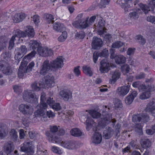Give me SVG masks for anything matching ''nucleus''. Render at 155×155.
<instances>
[{
  "instance_id": "f257e3e1",
  "label": "nucleus",
  "mask_w": 155,
  "mask_h": 155,
  "mask_svg": "<svg viewBox=\"0 0 155 155\" xmlns=\"http://www.w3.org/2000/svg\"><path fill=\"white\" fill-rule=\"evenodd\" d=\"M59 126L56 125H52L50 126V133L48 132L46 133V135L49 141L53 143L59 144L61 141V138L57 136L56 133L59 130Z\"/></svg>"
},
{
  "instance_id": "f03ea898",
  "label": "nucleus",
  "mask_w": 155,
  "mask_h": 155,
  "mask_svg": "<svg viewBox=\"0 0 155 155\" xmlns=\"http://www.w3.org/2000/svg\"><path fill=\"white\" fill-rule=\"evenodd\" d=\"M45 94L44 93H41V96L40 104L37 106L38 110L35 112V114L36 116H43L44 115L43 109H45L48 107L47 104L45 101Z\"/></svg>"
},
{
  "instance_id": "7ed1b4c3",
  "label": "nucleus",
  "mask_w": 155,
  "mask_h": 155,
  "mask_svg": "<svg viewBox=\"0 0 155 155\" xmlns=\"http://www.w3.org/2000/svg\"><path fill=\"white\" fill-rule=\"evenodd\" d=\"M38 97L31 90L25 91L23 94V98L26 101L31 103L36 102Z\"/></svg>"
},
{
  "instance_id": "20e7f679",
  "label": "nucleus",
  "mask_w": 155,
  "mask_h": 155,
  "mask_svg": "<svg viewBox=\"0 0 155 155\" xmlns=\"http://www.w3.org/2000/svg\"><path fill=\"white\" fill-rule=\"evenodd\" d=\"M32 144V141L29 140H26L24 143L23 145L21 147V150L24 152L29 153L30 154H33L35 152V147Z\"/></svg>"
},
{
  "instance_id": "39448f33",
  "label": "nucleus",
  "mask_w": 155,
  "mask_h": 155,
  "mask_svg": "<svg viewBox=\"0 0 155 155\" xmlns=\"http://www.w3.org/2000/svg\"><path fill=\"white\" fill-rule=\"evenodd\" d=\"M52 69L51 64L49 62V61L46 60L44 61L41 65L39 73L41 75H45L48 73L50 71L52 70Z\"/></svg>"
},
{
  "instance_id": "423d86ee",
  "label": "nucleus",
  "mask_w": 155,
  "mask_h": 155,
  "mask_svg": "<svg viewBox=\"0 0 155 155\" xmlns=\"http://www.w3.org/2000/svg\"><path fill=\"white\" fill-rule=\"evenodd\" d=\"M19 110L24 114H31L33 112L32 106L27 104H21L19 106Z\"/></svg>"
},
{
  "instance_id": "0eeeda50",
  "label": "nucleus",
  "mask_w": 155,
  "mask_h": 155,
  "mask_svg": "<svg viewBox=\"0 0 155 155\" xmlns=\"http://www.w3.org/2000/svg\"><path fill=\"white\" fill-rule=\"evenodd\" d=\"M43 83L45 85V87L47 88L53 86L54 84V77L51 75H48L46 76L44 79L42 81Z\"/></svg>"
},
{
  "instance_id": "6e6552de",
  "label": "nucleus",
  "mask_w": 155,
  "mask_h": 155,
  "mask_svg": "<svg viewBox=\"0 0 155 155\" xmlns=\"http://www.w3.org/2000/svg\"><path fill=\"white\" fill-rule=\"evenodd\" d=\"M148 119V117L147 115L141 114H134L132 117L133 121L136 124H139L141 120L145 122Z\"/></svg>"
},
{
  "instance_id": "1a4fd4ad",
  "label": "nucleus",
  "mask_w": 155,
  "mask_h": 155,
  "mask_svg": "<svg viewBox=\"0 0 155 155\" xmlns=\"http://www.w3.org/2000/svg\"><path fill=\"white\" fill-rule=\"evenodd\" d=\"M50 64L52 68L56 69L62 67L64 64L63 60L61 57H59L55 60L51 62Z\"/></svg>"
},
{
  "instance_id": "9d476101",
  "label": "nucleus",
  "mask_w": 155,
  "mask_h": 155,
  "mask_svg": "<svg viewBox=\"0 0 155 155\" xmlns=\"http://www.w3.org/2000/svg\"><path fill=\"white\" fill-rule=\"evenodd\" d=\"M148 2L149 6L145 5H142L140 6L141 9L145 14L147 13L148 11H150V8L153 9L155 8V0H149Z\"/></svg>"
},
{
  "instance_id": "9b49d317",
  "label": "nucleus",
  "mask_w": 155,
  "mask_h": 155,
  "mask_svg": "<svg viewBox=\"0 0 155 155\" xmlns=\"http://www.w3.org/2000/svg\"><path fill=\"white\" fill-rule=\"evenodd\" d=\"M103 44V42L101 39L97 37H94L91 43L92 48L95 49L100 48Z\"/></svg>"
},
{
  "instance_id": "f8f14e48",
  "label": "nucleus",
  "mask_w": 155,
  "mask_h": 155,
  "mask_svg": "<svg viewBox=\"0 0 155 155\" xmlns=\"http://www.w3.org/2000/svg\"><path fill=\"white\" fill-rule=\"evenodd\" d=\"M128 84L126 86H122L118 87L116 92L120 96H124L126 95L129 92L130 85Z\"/></svg>"
},
{
  "instance_id": "ddd939ff",
  "label": "nucleus",
  "mask_w": 155,
  "mask_h": 155,
  "mask_svg": "<svg viewBox=\"0 0 155 155\" xmlns=\"http://www.w3.org/2000/svg\"><path fill=\"white\" fill-rule=\"evenodd\" d=\"M145 110L155 117V102L153 101H150L147 105Z\"/></svg>"
},
{
  "instance_id": "4468645a",
  "label": "nucleus",
  "mask_w": 155,
  "mask_h": 155,
  "mask_svg": "<svg viewBox=\"0 0 155 155\" xmlns=\"http://www.w3.org/2000/svg\"><path fill=\"white\" fill-rule=\"evenodd\" d=\"M47 103L52 108L57 111L61 109V107L58 103H54L53 98L49 97L47 100Z\"/></svg>"
},
{
  "instance_id": "2eb2a0df",
  "label": "nucleus",
  "mask_w": 155,
  "mask_h": 155,
  "mask_svg": "<svg viewBox=\"0 0 155 155\" xmlns=\"http://www.w3.org/2000/svg\"><path fill=\"white\" fill-rule=\"evenodd\" d=\"M101 66L100 70L102 73L107 72L108 71L110 64L107 59L103 60L101 62Z\"/></svg>"
},
{
  "instance_id": "dca6fc26",
  "label": "nucleus",
  "mask_w": 155,
  "mask_h": 155,
  "mask_svg": "<svg viewBox=\"0 0 155 155\" xmlns=\"http://www.w3.org/2000/svg\"><path fill=\"white\" fill-rule=\"evenodd\" d=\"M25 15L23 13H19L14 15L12 18L13 21L18 23L22 21L25 18Z\"/></svg>"
},
{
  "instance_id": "f3484780",
  "label": "nucleus",
  "mask_w": 155,
  "mask_h": 155,
  "mask_svg": "<svg viewBox=\"0 0 155 155\" xmlns=\"http://www.w3.org/2000/svg\"><path fill=\"white\" fill-rule=\"evenodd\" d=\"M8 131L6 126L3 124H0V139H3L6 137Z\"/></svg>"
},
{
  "instance_id": "a211bd4d",
  "label": "nucleus",
  "mask_w": 155,
  "mask_h": 155,
  "mask_svg": "<svg viewBox=\"0 0 155 155\" xmlns=\"http://www.w3.org/2000/svg\"><path fill=\"white\" fill-rule=\"evenodd\" d=\"M27 51V48L25 45H22L20 48L18 52L15 55V58L16 60H18L22 57L23 55Z\"/></svg>"
},
{
  "instance_id": "6ab92c4d",
  "label": "nucleus",
  "mask_w": 155,
  "mask_h": 155,
  "mask_svg": "<svg viewBox=\"0 0 155 155\" xmlns=\"http://www.w3.org/2000/svg\"><path fill=\"white\" fill-rule=\"evenodd\" d=\"M60 143L61 146L70 149H74L76 147L75 143L73 141H62Z\"/></svg>"
},
{
  "instance_id": "aec40b11",
  "label": "nucleus",
  "mask_w": 155,
  "mask_h": 155,
  "mask_svg": "<svg viewBox=\"0 0 155 155\" xmlns=\"http://www.w3.org/2000/svg\"><path fill=\"white\" fill-rule=\"evenodd\" d=\"M59 94L63 100L67 101L71 97L72 93L69 91L62 90L60 92Z\"/></svg>"
},
{
  "instance_id": "412c9836",
  "label": "nucleus",
  "mask_w": 155,
  "mask_h": 155,
  "mask_svg": "<svg viewBox=\"0 0 155 155\" xmlns=\"http://www.w3.org/2000/svg\"><path fill=\"white\" fill-rule=\"evenodd\" d=\"M86 129L87 130H89L92 127H94L93 130L94 131L97 130L96 127L95 128L94 127H96L97 125V124L92 121L91 118H87L86 122Z\"/></svg>"
},
{
  "instance_id": "4be33fe9",
  "label": "nucleus",
  "mask_w": 155,
  "mask_h": 155,
  "mask_svg": "<svg viewBox=\"0 0 155 155\" xmlns=\"http://www.w3.org/2000/svg\"><path fill=\"white\" fill-rule=\"evenodd\" d=\"M43 81H40L38 83L35 81L31 84V87L32 89L35 91H38L41 88H44L45 85L43 83Z\"/></svg>"
},
{
  "instance_id": "5701e85b",
  "label": "nucleus",
  "mask_w": 155,
  "mask_h": 155,
  "mask_svg": "<svg viewBox=\"0 0 155 155\" xmlns=\"http://www.w3.org/2000/svg\"><path fill=\"white\" fill-rule=\"evenodd\" d=\"M137 92L133 91L131 94L128 95L125 98V102L127 104H130L132 103L135 97L137 95Z\"/></svg>"
},
{
  "instance_id": "b1692460",
  "label": "nucleus",
  "mask_w": 155,
  "mask_h": 155,
  "mask_svg": "<svg viewBox=\"0 0 155 155\" xmlns=\"http://www.w3.org/2000/svg\"><path fill=\"white\" fill-rule=\"evenodd\" d=\"M36 52L35 51H33L30 53L25 56L23 58L21 61L22 64L24 63L25 65H27L28 62L32 58L34 57L36 54Z\"/></svg>"
},
{
  "instance_id": "393cba45",
  "label": "nucleus",
  "mask_w": 155,
  "mask_h": 155,
  "mask_svg": "<svg viewBox=\"0 0 155 155\" xmlns=\"http://www.w3.org/2000/svg\"><path fill=\"white\" fill-rule=\"evenodd\" d=\"M26 65H25L24 63L22 64V62L21 63V65L19 67L18 72V76L19 78H22L24 76V74L26 73Z\"/></svg>"
},
{
  "instance_id": "a878e982",
  "label": "nucleus",
  "mask_w": 155,
  "mask_h": 155,
  "mask_svg": "<svg viewBox=\"0 0 155 155\" xmlns=\"http://www.w3.org/2000/svg\"><path fill=\"white\" fill-rule=\"evenodd\" d=\"M83 73L87 76L91 77L93 74V70L88 65H84L82 68Z\"/></svg>"
},
{
  "instance_id": "bb28decb",
  "label": "nucleus",
  "mask_w": 155,
  "mask_h": 155,
  "mask_svg": "<svg viewBox=\"0 0 155 155\" xmlns=\"http://www.w3.org/2000/svg\"><path fill=\"white\" fill-rule=\"evenodd\" d=\"M120 75V73L118 70H116L112 72V79L110 80V83L112 84H114L119 78Z\"/></svg>"
},
{
  "instance_id": "cd10ccee",
  "label": "nucleus",
  "mask_w": 155,
  "mask_h": 155,
  "mask_svg": "<svg viewBox=\"0 0 155 155\" xmlns=\"http://www.w3.org/2000/svg\"><path fill=\"white\" fill-rule=\"evenodd\" d=\"M113 134V131L110 127L106 128V129L103 133V136L106 139H109Z\"/></svg>"
},
{
  "instance_id": "c85d7f7f",
  "label": "nucleus",
  "mask_w": 155,
  "mask_h": 155,
  "mask_svg": "<svg viewBox=\"0 0 155 155\" xmlns=\"http://www.w3.org/2000/svg\"><path fill=\"white\" fill-rule=\"evenodd\" d=\"M53 28L56 31L61 32L65 29V27L63 24L56 22L53 24Z\"/></svg>"
},
{
  "instance_id": "c756f323",
  "label": "nucleus",
  "mask_w": 155,
  "mask_h": 155,
  "mask_svg": "<svg viewBox=\"0 0 155 155\" xmlns=\"http://www.w3.org/2000/svg\"><path fill=\"white\" fill-rule=\"evenodd\" d=\"M83 16V14H79L76 18V20L72 23L73 26L77 28H81V18H82Z\"/></svg>"
},
{
  "instance_id": "7c9ffc66",
  "label": "nucleus",
  "mask_w": 155,
  "mask_h": 155,
  "mask_svg": "<svg viewBox=\"0 0 155 155\" xmlns=\"http://www.w3.org/2000/svg\"><path fill=\"white\" fill-rule=\"evenodd\" d=\"M102 140V135L101 134L98 132H95L94 135L93 142L95 143H100Z\"/></svg>"
},
{
  "instance_id": "2f4dec72",
  "label": "nucleus",
  "mask_w": 155,
  "mask_h": 155,
  "mask_svg": "<svg viewBox=\"0 0 155 155\" xmlns=\"http://www.w3.org/2000/svg\"><path fill=\"white\" fill-rule=\"evenodd\" d=\"M115 60L117 64H122L126 61V58L123 55H120L116 56Z\"/></svg>"
},
{
  "instance_id": "473e14b6",
  "label": "nucleus",
  "mask_w": 155,
  "mask_h": 155,
  "mask_svg": "<svg viewBox=\"0 0 155 155\" xmlns=\"http://www.w3.org/2000/svg\"><path fill=\"white\" fill-rule=\"evenodd\" d=\"M13 144L12 143H7L4 147V151L7 155L10 153L13 150Z\"/></svg>"
},
{
  "instance_id": "72a5a7b5",
  "label": "nucleus",
  "mask_w": 155,
  "mask_h": 155,
  "mask_svg": "<svg viewBox=\"0 0 155 155\" xmlns=\"http://www.w3.org/2000/svg\"><path fill=\"white\" fill-rule=\"evenodd\" d=\"M43 110H44V109H43ZM44 111V115L43 116H36L35 115V116L36 117H42L41 118V119L42 120H44L45 121L47 120V119H45V117H47V116L49 118H53L54 117H55V114L53 113V112H52L51 110H49L47 112L46 115H45V113H44V111Z\"/></svg>"
},
{
  "instance_id": "f704fd0d",
  "label": "nucleus",
  "mask_w": 155,
  "mask_h": 155,
  "mask_svg": "<svg viewBox=\"0 0 155 155\" xmlns=\"http://www.w3.org/2000/svg\"><path fill=\"white\" fill-rule=\"evenodd\" d=\"M86 111L88 112L89 114L91 115L93 118H98L100 117L101 115V114L99 112L94 110H87Z\"/></svg>"
},
{
  "instance_id": "c9c22d12",
  "label": "nucleus",
  "mask_w": 155,
  "mask_h": 155,
  "mask_svg": "<svg viewBox=\"0 0 155 155\" xmlns=\"http://www.w3.org/2000/svg\"><path fill=\"white\" fill-rule=\"evenodd\" d=\"M29 45L30 48H31L34 51L36 48L38 49L41 46H40V44L36 41L31 40L29 42Z\"/></svg>"
},
{
  "instance_id": "e433bc0d",
  "label": "nucleus",
  "mask_w": 155,
  "mask_h": 155,
  "mask_svg": "<svg viewBox=\"0 0 155 155\" xmlns=\"http://www.w3.org/2000/svg\"><path fill=\"white\" fill-rule=\"evenodd\" d=\"M104 120L105 124H108L111 122L113 124V126L114 125V123L116 122V120L115 119H112V115L111 114H107L104 117Z\"/></svg>"
},
{
  "instance_id": "4c0bfd02",
  "label": "nucleus",
  "mask_w": 155,
  "mask_h": 155,
  "mask_svg": "<svg viewBox=\"0 0 155 155\" xmlns=\"http://www.w3.org/2000/svg\"><path fill=\"white\" fill-rule=\"evenodd\" d=\"M25 31L28 37L32 38L35 35L34 30L31 26H27L26 27Z\"/></svg>"
},
{
  "instance_id": "58836bf2",
  "label": "nucleus",
  "mask_w": 155,
  "mask_h": 155,
  "mask_svg": "<svg viewBox=\"0 0 155 155\" xmlns=\"http://www.w3.org/2000/svg\"><path fill=\"white\" fill-rule=\"evenodd\" d=\"M70 132L72 135L76 137L81 136L82 134L81 131L77 128L72 129Z\"/></svg>"
},
{
  "instance_id": "ea45409f",
  "label": "nucleus",
  "mask_w": 155,
  "mask_h": 155,
  "mask_svg": "<svg viewBox=\"0 0 155 155\" xmlns=\"http://www.w3.org/2000/svg\"><path fill=\"white\" fill-rule=\"evenodd\" d=\"M48 49L47 47H42L41 46L40 48H38L37 49L38 52V54L41 56L46 57V52L47 51V50Z\"/></svg>"
},
{
  "instance_id": "a19ab883",
  "label": "nucleus",
  "mask_w": 155,
  "mask_h": 155,
  "mask_svg": "<svg viewBox=\"0 0 155 155\" xmlns=\"http://www.w3.org/2000/svg\"><path fill=\"white\" fill-rule=\"evenodd\" d=\"M15 36L16 37L17 40L19 39L21 37H25L26 36V34L24 32L20 31L18 29L16 30L15 31Z\"/></svg>"
},
{
  "instance_id": "79ce46f5",
  "label": "nucleus",
  "mask_w": 155,
  "mask_h": 155,
  "mask_svg": "<svg viewBox=\"0 0 155 155\" xmlns=\"http://www.w3.org/2000/svg\"><path fill=\"white\" fill-rule=\"evenodd\" d=\"M88 18H85L82 17V18H81V28H86L89 26V25L87 23V20Z\"/></svg>"
},
{
  "instance_id": "37998d69",
  "label": "nucleus",
  "mask_w": 155,
  "mask_h": 155,
  "mask_svg": "<svg viewBox=\"0 0 155 155\" xmlns=\"http://www.w3.org/2000/svg\"><path fill=\"white\" fill-rule=\"evenodd\" d=\"M10 137L12 140H15L18 137L17 132L14 129H12L9 133Z\"/></svg>"
},
{
  "instance_id": "c03bdc74",
  "label": "nucleus",
  "mask_w": 155,
  "mask_h": 155,
  "mask_svg": "<svg viewBox=\"0 0 155 155\" xmlns=\"http://www.w3.org/2000/svg\"><path fill=\"white\" fill-rule=\"evenodd\" d=\"M97 20H99V21L98 22L97 25V28H105L104 27V23L103 21V18H102L100 15L97 16Z\"/></svg>"
},
{
  "instance_id": "a18cd8bd",
  "label": "nucleus",
  "mask_w": 155,
  "mask_h": 155,
  "mask_svg": "<svg viewBox=\"0 0 155 155\" xmlns=\"http://www.w3.org/2000/svg\"><path fill=\"white\" fill-rule=\"evenodd\" d=\"M150 90H147L143 92L140 96V98L142 99H145L149 98L150 96Z\"/></svg>"
},
{
  "instance_id": "49530a36",
  "label": "nucleus",
  "mask_w": 155,
  "mask_h": 155,
  "mask_svg": "<svg viewBox=\"0 0 155 155\" xmlns=\"http://www.w3.org/2000/svg\"><path fill=\"white\" fill-rule=\"evenodd\" d=\"M1 71H3L4 73L8 75L11 74L12 71V69L10 67L7 66L5 67H4H4H3Z\"/></svg>"
},
{
  "instance_id": "de8ad7c7",
  "label": "nucleus",
  "mask_w": 155,
  "mask_h": 155,
  "mask_svg": "<svg viewBox=\"0 0 155 155\" xmlns=\"http://www.w3.org/2000/svg\"><path fill=\"white\" fill-rule=\"evenodd\" d=\"M141 145L144 148L149 147L151 146V142L149 139H146L143 141Z\"/></svg>"
},
{
  "instance_id": "09e8293b",
  "label": "nucleus",
  "mask_w": 155,
  "mask_h": 155,
  "mask_svg": "<svg viewBox=\"0 0 155 155\" xmlns=\"http://www.w3.org/2000/svg\"><path fill=\"white\" fill-rule=\"evenodd\" d=\"M67 37V32L64 31L62 34L58 38V40L60 42H63L65 41Z\"/></svg>"
},
{
  "instance_id": "8fccbe9b",
  "label": "nucleus",
  "mask_w": 155,
  "mask_h": 155,
  "mask_svg": "<svg viewBox=\"0 0 155 155\" xmlns=\"http://www.w3.org/2000/svg\"><path fill=\"white\" fill-rule=\"evenodd\" d=\"M54 18L52 15L49 14H47L45 15V19L46 22L48 24L54 21L53 20Z\"/></svg>"
},
{
  "instance_id": "3c124183",
  "label": "nucleus",
  "mask_w": 155,
  "mask_h": 155,
  "mask_svg": "<svg viewBox=\"0 0 155 155\" xmlns=\"http://www.w3.org/2000/svg\"><path fill=\"white\" fill-rule=\"evenodd\" d=\"M17 39L15 37V35L12 36L9 42V49L11 50L13 48L14 45V42Z\"/></svg>"
},
{
  "instance_id": "603ef678",
  "label": "nucleus",
  "mask_w": 155,
  "mask_h": 155,
  "mask_svg": "<svg viewBox=\"0 0 155 155\" xmlns=\"http://www.w3.org/2000/svg\"><path fill=\"white\" fill-rule=\"evenodd\" d=\"M108 55V51L107 49H103L101 52L98 53V55L100 57H106Z\"/></svg>"
},
{
  "instance_id": "864d4df0",
  "label": "nucleus",
  "mask_w": 155,
  "mask_h": 155,
  "mask_svg": "<svg viewBox=\"0 0 155 155\" xmlns=\"http://www.w3.org/2000/svg\"><path fill=\"white\" fill-rule=\"evenodd\" d=\"M115 107L116 108H121L122 107V104L119 99H115L114 101Z\"/></svg>"
},
{
  "instance_id": "5fc2aeb1",
  "label": "nucleus",
  "mask_w": 155,
  "mask_h": 155,
  "mask_svg": "<svg viewBox=\"0 0 155 155\" xmlns=\"http://www.w3.org/2000/svg\"><path fill=\"white\" fill-rule=\"evenodd\" d=\"M110 0H101L100 5L102 8H105L106 5H109Z\"/></svg>"
},
{
  "instance_id": "6e6d98bb",
  "label": "nucleus",
  "mask_w": 155,
  "mask_h": 155,
  "mask_svg": "<svg viewBox=\"0 0 155 155\" xmlns=\"http://www.w3.org/2000/svg\"><path fill=\"white\" fill-rule=\"evenodd\" d=\"M130 69L129 66L127 64L124 65L122 68V71L124 74L128 73Z\"/></svg>"
},
{
  "instance_id": "4d7b16f0",
  "label": "nucleus",
  "mask_w": 155,
  "mask_h": 155,
  "mask_svg": "<svg viewBox=\"0 0 155 155\" xmlns=\"http://www.w3.org/2000/svg\"><path fill=\"white\" fill-rule=\"evenodd\" d=\"M85 36V33L83 31L77 32L75 35V37L77 38L83 39Z\"/></svg>"
},
{
  "instance_id": "13d9d810",
  "label": "nucleus",
  "mask_w": 155,
  "mask_h": 155,
  "mask_svg": "<svg viewBox=\"0 0 155 155\" xmlns=\"http://www.w3.org/2000/svg\"><path fill=\"white\" fill-rule=\"evenodd\" d=\"M140 91H146L151 90L150 87L149 86H146L143 84H141L140 86L139 87V89Z\"/></svg>"
},
{
  "instance_id": "bf43d9fd",
  "label": "nucleus",
  "mask_w": 155,
  "mask_h": 155,
  "mask_svg": "<svg viewBox=\"0 0 155 155\" xmlns=\"http://www.w3.org/2000/svg\"><path fill=\"white\" fill-rule=\"evenodd\" d=\"M123 45L124 43L123 42L120 41H117L114 43L112 45V47L113 48H117L121 47Z\"/></svg>"
},
{
  "instance_id": "052dcab7",
  "label": "nucleus",
  "mask_w": 155,
  "mask_h": 155,
  "mask_svg": "<svg viewBox=\"0 0 155 155\" xmlns=\"http://www.w3.org/2000/svg\"><path fill=\"white\" fill-rule=\"evenodd\" d=\"M51 150L53 152L61 154L62 153L61 151L59 148L56 146H52L51 148Z\"/></svg>"
},
{
  "instance_id": "680f3d73",
  "label": "nucleus",
  "mask_w": 155,
  "mask_h": 155,
  "mask_svg": "<svg viewBox=\"0 0 155 155\" xmlns=\"http://www.w3.org/2000/svg\"><path fill=\"white\" fill-rule=\"evenodd\" d=\"M129 16L132 19H137L138 18V15L136 12H130L129 14Z\"/></svg>"
},
{
  "instance_id": "e2e57ef3",
  "label": "nucleus",
  "mask_w": 155,
  "mask_h": 155,
  "mask_svg": "<svg viewBox=\"0 0 155 155\" xmlns=\"http://www.w3.org/2000/svg\"><path fill=\"white\" fill-rule=\"evenodd\" d=\"M135 51V49L134 48H129L128 49L127 53L129 55H133Z\"/></svg>"
},
{
  "instance_id": "0e129e2a",
  "label": "nucleus",
  "mask_w": 155,
  "mask_h": 155,
  "mask_svg": "<svg viewBox=\"0 0 155 155\" xmlns=\"http://www.w3.org/2000/svg\"><path fill=\"white\" fill-rule=\"evenodd\" d=\"M40 17L37 15H35L33 16V19L36 25L40 22Z\"/></svg>"
},
{
  "instance_id": "69168bd1",
  "label": "nucleus",
  "mask_w": 155,
  "mask_h": 155,
  "mask_svg": "<svg viewBox=\"0 0 155 155\" xmlns=\"http://www.w3.org/2000/svg\"><path fill=\"white\" fill-rule=\"evenodd\" d=\"M80 66H78L75 67L74 70V72L76 76H78L81 74V71L79 69Z\"/></svg>"
},
{
  "instance_id": "338daca9",
  "label": "nucleus",
  "mask_w": 155,
  "mask_h": 155,
  "mask_svg": "<svg viewBox=\"0 0 155 155\" xmlns=\"http://www.w3.org/2000/svg\"><path fill=\"white\" fill-rule=\"evenodd\" d=\"M137 39L139 40V41L141 42L142 45L146 43L145 39L141 35H138L137 36Z\"/></svg>"
},
{
  "instance_id": "774afa93",
  "label": "nucleus",
  "mask_w": 155,
  "mask_h": 155,
  "mask_svg": "<svg viewBox=\"0 0 155 155\" xmlns=\"http://www.w3.org/2000/svg\"><path fill=\"white\" fill-rule=\"evenodd\" d=\"M147 20L150 22L155 24V17L152 16H148L147 17Z\"/></svg>"
}]
</instances>
